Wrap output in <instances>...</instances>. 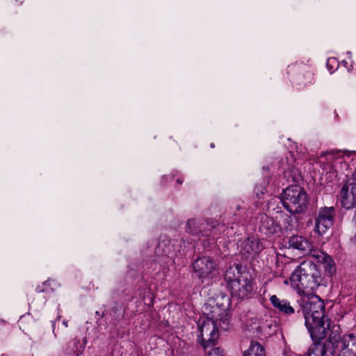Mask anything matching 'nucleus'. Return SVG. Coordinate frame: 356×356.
<instances>
[{
	"label": "nucleus",
	"mask_w": 356,
	"mask_h": 356,
	"mask_svg": "<svg viewBox=\"0 0 356 356\" xmlns=\"http://www.w3.org/2000/svg\"><path fill=\"white\" fill-rule=\"evenodd\" d=\"M203 312L207 317L200 322L199 341L204 348L213 344L218 337V330H227L229 325L228 302L222 303H207L203 306Z\"/></svg>",
	"instance_id": "1"
},
{
	"label": "nucleus",
	"mask_w": 356,
	"mask_h": 356,
	"mask_svg": "<svg viewBox=\"0 0 356 356\" xmlns=\"http://www.w3.org/2000/svg\"><path fill=\"white\" fill-rule=\"evenodd\" d=\"M313 341L324 339L330 332V321L325 316V304L318 296L302 299L300 313Z\"/></svg>",
	"instance_id": "2"
},
{
	"label": "nucleus",
	"mask_w": 356,
	"mask_h": 356,
	"mask_svg": "<svg viewBox=\"0 0 356 356\" xmlns=\"http://www.w3.org/2000/svg\"><path fill=\"white\" fill-rule=\"evenodd\" d=\"M290 280L295 287L313 291L321 285L322 277L315 264L311 261H305L293 272Z\"/></svg>",
	"instance_id": "3"
},
{
	"label": "nucleus",
	"mask_w": 356,
	"mask_h": 356,
	"mask_svg": "<svg viewBox=\"0 0 356 356\" xmlns=\"http://www.w3.org/2000/svg\"><path fill=\"white\" fill-rule=\"evenodd\" d=\"M284 207L291 213H303L307 207L308 199L306 192L298 186L286 188L282 194Z\"/></svg>",
	"instance_id": "4"
},
{
	"label": "nucleus",
	"mask_w": 356,
	"mask_h": 356,
	"mask_svg": "<svg viewBox=\"0 0 356 356\" xmlns=\"http://www.w3.org/2000/svg\"><path fill=\"white\" fill-rule=\"evenodd\" d=\"M335 209L333 207H321L315 217L314 232L319 236L325 234L334 224Z\"/></svg>",
	"instance_id": "5"
},
{
	"label": "nucleus",
	"mask_w": 356,
	"mask_h": 356,
	"mask_svg": "<svg viewBox=\"0 0 356 356\" xmlns=\"http://www.w3.org/2000/svg\"><path fill=\"white\" fill-rule=\"evenodd\" d=\"M252 321V329L264 337L272 336L279 327L275 318L268 314L257 316Z\"/></svg>",
	"instance_id": "6"
},
{
	"label": "nucleus",
	"mask_w": 356,
	"mask_h": 356,
	"mask_svg": "<svg viewBox=\"0 0 356 356\" xmlns=\"http://www.w3.org/2000/svg\"><path fill=\"white\" fill-rule=\"evenodd\" d=\"M339 201L346 209H351L356 206V179L350 178L343 185L340 193Z\"/></svg>",
	"instance_id": "7"
},
{
	"label": "nucleus",
	"mask_w": 356,
	"mask_h": 356,
	"mask_svg": "<svg viewBox=\"0 0 356 356\" xmlns=\"http://www.w3.org/2000/svg\"><path fill=\"white\" fill-rule=\"evenodd\" d=\"M333 354L334 356H356V334H344L337 341Z\"/></svg>",
	"instance_id": "8"
},
{
	"label": "nucleus",
	"mask_w": 356,
	"mask_h": 356,
	"mask_svg": "<svg viewBox=\"0 0 356 356\" xmlns=\"http://www.w3.org/2000/svg\"><path fill=\"white\" fill-rule=\"evenodd\" d=\"M193 270L200 278L212 277L218 273L217 265L207 257L197 259L193 263Z\"/></svg>",
	"instance_id": "9"
},
{
	"label": "nucleus",
	"mask_w": 356,
	"mask_h": 356,
	"mask_svg": "<svg viewBox=\"0 0 356 356\" xmlns=\"http://www.w3.org/2000/svg\"><path fill=\"white\" fill-rule=\"evenodd\" d=\"M228 287L230 289L232 296L239 298L249 297L253 291L252 282L243 275L238 276L237 280L234 281Z\"/></svg>",
	"instance_id": "10"
},
{
	"label": "nucleus",
	"mask_w": 356,
	"mask_h": 356,
	"mask_svg": "<svg viewBox=\"0 0 356 356\" xmlns=\"http://www.w3.org/2000/svg\"><path fill=\"white\" fill-rule=\"evenodd\" d=\"M238 249L242 255L248 258L257 255L262 250L263 246L258 238L248 237L238 241Z\"/></svg>",
	"instance_id": "11"
},
{
	"label": "nucleus",
	"mask_w": 356,
	"mask_h": 356,
	"mask_svg": "<svg viewBox=\"0 0 356 356\" xmlns=\"http://www.w3.org/2000/svg\"><path fill=\"white\" fill-rule=\"evenodd\" d=\"M343 153L340 151L332 150L323 152L319 159V163L321 168L327 172H335L334 163L342 161Z\"/></svg>",
	"instance_id": "12"
},
{
	"label": "nucleus",
	"mask_w": 356,
	"mask_h": 356,
	"mask_svg": "<svg viewBox=\"0 0 356 356\" xmlns=\"http://www.w3.org/2000/svg\"><path fill=\"white\" fill-rule=\"evenodd\" d=\"M270 301L274 308L278 310L280 313L285 315H291L295 313V309L286 299H282L276 295H273L270 297Z\"/></svg>",
	"instance_id": "13"
},
{
	"label": "nucleus",
	"mask_w": 356,
	"mask_h": 356,
	"mask_svg": "<svg viewBox=\"0 0 356 356\" xmlns=\"http://www.w3.org/2000/svg\"><path fill=\"white\" fill-rule=\"evenodd\" d=\"M280 229L278 224L274 220L273 218L266 216L262 215L260 218L259 230L266 236H270Z\"/></svg>",
	"instance_id": "14"
},
{
	"label": "nucleus",
	"mask_w": 356,
	"mask_h": 356,
	"mask_svg": "<svg viewBox=\"0 0 356 356\" xmlns=\"http://www.w3.org/2000/svg\"><path fill=\"white\" fill-rule=\"evenodd\" d=\"M187 232L192 234H202L203 235H209L212 233L210 229H207L209 227L208 223L200 222L199 220L195 219L188 220L187 222Z\"/></svg>",
	"instance_id": "15"
},
{
	"label": "nucleus",
	"mask_w": 356,
	"mask_h": 356,
	"mask_svg": "<svg viewBox=\"0 0 356 356\" xmlns=\"http://www.w3.org/2000/svg\"><path fill=\"white\" fill-rule=\"evenodd\" d=\"M289 248L307 252L312 250V243L302 236L293 235L289 239Z\"/></svg>",
	"instance_id": "16"
},
{
	"label": "nucleus",
	"mask_w": 356,
	"mask_h": 356,
	"mask_svg": "<svg viewBox=\"0 0 356 356\" xmlns=\"http://www.w3.org/2000/svg\"><path fill=\"white\" fill-rule=\"evenodd\" d=\"M307 252H309L310 255L315 258L318 262L323 264L325 270H331L332 259L328 254L321 250L313 249L312 246V250H307Z\"/></svg>",
	"instance_id": "17"
},
{
	"label": "nucleus",
	"mask_w": 356,
	"mask_h": 356,
	"mask_svg": "<svg viewBox=\"0 0 356 356\" xmlns=\"http://www.w3.org/2000/svg\"><path fill=\"white\" fill-rule=\"evenodd\" d=\"M243 356H266V353L259 342L252 341L248 350L244 351Z\"/></svg>",
	"instance_id": "18"
},
{
	"label": "nucleus",
	"mask_w": 356,
	"mask_h": 356,
	"mask_svg": "<svg viewBox=\"0 0 356 356\" xmlns=\"http://www.w3.org/2000/svg\"><path fill=\"white\" fill-rule=\"evenodd\" d=\"M326 353V348L324 343L321 342H315L309 348L307 356H325Z\"/></svg>",
	"instance_id": "19"
},
{
	"label": "nucleus",
	"mask_w": 356,
	"mask_h": 356,
	"mask_svg": "<svg viewBox=\"0 0 356 356\" xmlns=\"http://www.w3.org/2000/svg\"><path fill=\"white\" fill-rule=\"evenodd\" d=\"M86 343V339H84L83 341H81L80 339L75 338L74 344V346L72 348L70 353H73L76 356L81 355L84 351Z\"/></svg>",
	"instance_id": "20"
},
{
	"label": "nucleus",
	"mask_w": 356,
	"mask_h": 356,
	"mask_svg": "<svg viewBox=\"0 0 356 356\" xmlns=\"http://www.w3.org/2000/svg\"><path fill=\"white\" fill-rule=\"evenodd\" d=\"M235 271V268L230 267L225 273V280H226L228 286H230L234 281L237 280L238 277L236 276Z\"/></svg>",
	"instance_id": "21"
},
{
	"label": "nucleus",
	"mask_w": 356,
	"mask_h": 356,
	"mask_svg": "<svg viewBox=\"0 0 356 356\" xmlns=\"http://www.w3.org/2000/svg\"><path fill=\"white\" fill-rule=\"evenodd\" d=\"M208 356H224L222 354V350L220 348H211L208 353Z\"/></svg>",
	"instance_id": "22"
},
{
	"label": "nucleus",
	"mask_w": 356,
	"mask_h": 356,
	"mask_svg": "<svg viewBox=\"0 0 356 356\" xmlns=\"http://www.w3.org/2000/svg\"><path fill=\"white\" fill-rule=\"evenodd\" d=\"M254 191L257 196H259V194L263 195L265 193V188L262 186H256Z\"/></svg>",
	"instance_id": "23"
},
{
	"label": "nucleus",
	"mask_w": 356,
	"mask_h": 356,
	"mask_svg": "<svg viewBox=\"0 0 356 356\" xmlns=\"http://www.w3.org/2000/svg\"><path fill=\"white\" fill-rule=\"evenodd\" d=\"M353 222L355 226L356 227V209H355V215H354V216L353 218Z\"/></svg>",
	"instance_id": "24"
},
{
	"label": "nucleus",
	"mask_w": 356,
	"mask_h": 356,
	"mask_svg": "<svg viewBox=\"0 0 356 356\" xmlns=\"http://www.w3.org/2000/svg\"><path fill=\"white\" fill-rule=\"evenodd\" d=\"M352 240H353V242L356 245V232H355V234Z\"/></svg>",
	"instance_id": "25"
},
{
	"label": "nucleus",
	"mask_w": 356,
	"mask_h": 356,
	"mask_svg": "<svg viewBox=\"0 0 356 356\" xmlns=\"http://www.w3.org/2000/svg\"><path fill=\"white\" fill-rule=\"evenodd\" d=\"M286 228H287V229H292V226H290V225H289V227H287Z\"/></svg>",
	"instance_id": "26"
},
{
	"label": "nucleus",
	"mask_w": 356,
	"mask_h": 356,
	"mask_svg": "<svg viewBox=\"0 0 356 356\" xmlns=\"http://www.w3.org/2000/svg\"><path fill=\"white\" fill-rule=\"evenodd\" d=\"M63 324L65 325V327H67V323L66 322H63Z\"/></svg>",
	"instance_id": "27"
}]
</instances>
